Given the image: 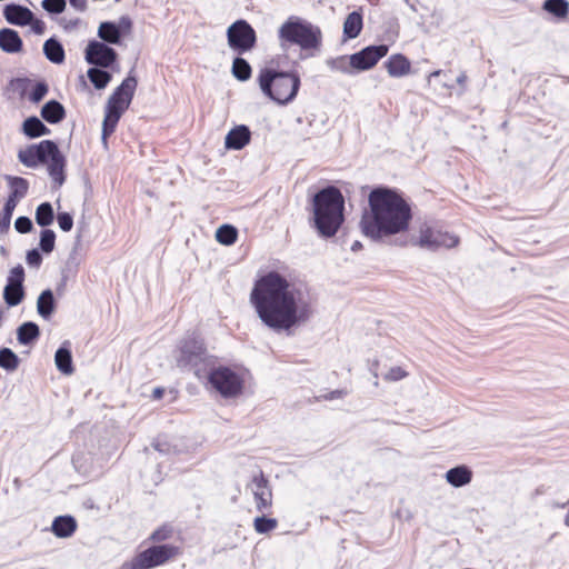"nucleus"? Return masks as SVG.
I'll list each match as a JSON object with an SVG mask.
<instances>
[{
    "mask_svg": "<svg viewBox=\"0 0 569 569\" xmlns=\"http://www.w3.org/2000/svg\"><path fill=\"white\" fill-rule=\"evenodd\" d=\"M56 234L51 229H44L40 234V248L44 253H50L54 249Z\"/></svg>",
    "mask_w": 569,
    "mask_h": 569,
    "instance_id": "41",
    "label": "nucleus"
},
{
    "mask_svg": "<svg viewBox=\"0 0 569 569\" xmlns=\"http://www.w3.org/2000/svg\"><path fill=\"white\" fill-rule=\"evenodd\" d=\"M26 260L30 267L38 268L42 262V257L37 249H32L27 252Z\"/></svg>",
    "mask_w": 569,
    "mask_h": 569,
    "instance_id": "48",
    "label": "nucleus"
},
{
    "mask_svg": "<svg viewBox=\"0 0 569 569\" xmlns=\"http://www.w3.org/2000/svg\"><path fill=\"white\" fill-rule=\"evenodd\" d=\"M471 479L472 472L466 466H458L446 472V480L456 488L468 485Z\"/></svg>",
    "mask_w": 569,
    "mask_h": 569,
    "instance_id": "22",
    "label": "nucleus"
},
{
    "mask_svg": "<svg viewBox=\"0 0 569 569\" xmlns=\"http://www.w3.org/2000/svg\"><path fill=\"white\" fill-rule=\"evenodd\" d=\"M18 157L19 160L29 168H34L38 163L46 164L48 173L57 188H60L64 183L66 158L56 142L42 140L38 144L21 150Z\"/></svg>",
    "mask_w": 569,
    "mask_h": 569,
    "instance_id": "4",
    "label": "nucleus"
},
{
    "mask_svg": "<svg viewBox=\"0 0 569 569\" xmlns=\"http://www.w3.org/2000/svg\"><path fill=\"white\" fill-rule=\"evenodd\" d=\"M50 130L37 117H30L23 122V133L30 138L48 134Z\"/></svg>",
    "mask_w": 569,
    "mask_h": 569,
    "instance_id": "30",
    "label": "nucleus"
},
{
    "mask_svg": "<svg viewBox=\"0 0 569 569\" xmlns=\"http://www.w3.org/2000/svg\"><path fill=\"white\" fill-rule=\"evenodd\" d=\"M98 37L102 40L101 42L119 44L121 42V30L120 27L114 22L106 21L101 22L98 28Z\"/></svg>",
    "mask_w": 569,
    "mask_h": 569,
    "instance_id": "21",
    "label": "nucleus"
},
{
    "mask_svg": "<svg viewBox=\"0 0 569 569\" xmlns=\"http://www.w3.org/2000/svg\"><path fill=\"white\" fill-rule=\"evenodd\" d=\"M361 248H362V243H361L360 241H358V240H357V241H355V242L351 244V250H352V251H355V252H356V251H358V250H360Z\"/></svg>",
    "mask_w": 569,
    "mask_h": 569,
    "instance_id": "55",
    "label": "nucleus"
},
{
    "mask_svg": "<svg viewBox=\"0 0 569 569\" xmlns=\"http://www.w3.org/2000/svg\"><path fill=\"white\" fill-rule=\"evenodd\" d=\"M77 529V522L71 516L57 517L51 526L52 532L59 538H68L73 535Z\"/></svg>",
    "mask_w": 569,
    "mask_h": 569,
    "instance_id": "20",
    "label": "nucleus"
},
{
    "mask_svg": "<svg viewBox=\"0 0 569 569\" xmlns=\"http://www.w3.org/2000/svg\"><path fill=\"white\" fill-rule=\"evenodd\" d=\"M137 83L136 77L129 74L109 97L102 122V141L104 144H107L108 137L114 132L122 113L129 108Z\"/></svg>",
    "mask_w": 569,
    "mask_h": 569,
    "instance_id": "7",
    "label": "nucleus"
},
{
    "mask_svg": "<svg viewBox=\"0 0 569 569\" xmlns=\"http://www.w3.org/2000/svg\"><path fill=\"white\" fill-rule=\"evenodd\" d=\"M9 182L11 187V194L13 199L23 198L28 192V181L20 177H9Z\"/></svg>",
    "mask_w": 569,
    "mask_h": 569,
    "instance_id": "39",
    "label": "nucleus"
},
{
    "mask_svg": "<svg viewBox=\"0 0 569 569\" xmlns=\"http://www.w3.org/2000/svg\"><path fill=\"white\" fill-rule=\"evenodd\" d=\"M23 280L24 270L22 266L18 264L10 270L8 282L3 290V299L8 306H18L23 300Z\"/></svg>",
    "mask_w": 569,
    "mask_h": 569,
    "instance_id": "14",
    "label": "nucleus"
},
{
    "mask_svg": "<svg viewBox=\"0 0 569 569\" xmlns=\"http://www.w3.org/2000/svg\"><path fill=\"white\" fill-rule=\"evenodd\" d=\"M326 64L328 66V68L330 70L338 71V72L346 73V74L352 73V71H353V66L351 63V56H349V57L340 56V57L328 59L326 61Z\"/></svg>",
    "mask_w": 569,
    "mask_h": 569,
    "instance_id": "31",
    "label": "nucleus"
},
{
    "mask_svg": "<svg viewBox=\"0 0 569 569\" xmlns=\"http://www.w3.org/2000/svg\"><path fill=\"white\" fill-rule=\"evenodd\" d=\"M40 335L38 325L34 322H24L17 330V338L19 343L29 345L36 340Z\"/></svg>",
    "mask_w": 569,
    "mask_h": 569,
    "instance_id": "29",
    "label": "nucleus"
},
{
    "mask_svg": "<svg viewBox=\"0 0 569 569\" xmlns=\"http://www.w3.org/2000/svg\"><path fill=\"white\" fill-rule=\"evenodd\" d=\"M66 0H42L41 6L42 8L49 12L59 14L64 11L66 9Z\"/></svg>",
    "mask_w": 569,
    "mask_h": 569,
    "instance_id": "42",
    "label": "nucleus"
},
{
    "mask_svg": "<svg viewBox=\"0 0 569 569\" xmlns=\"http://www.w3.org/2000/svg\"><path fill=\"white\" fill-rule=\"evenodd\" d=\"M313 228L322 238L333 237L345 221V198L336 187H327L313 196Z\"/></svg>",
    "mask_w": 569,
    "mask_h": 569,
    "instance_id": "3",
    "label": "nucleus"
},
{
    "mask_svg": "<svg viewBox=\"0 0 569 569\" xmlns=\"http://www.w3.org/2000/svg\"><path fill=\"white\" fill-rule=\"evenodd\" d=\"M89 80L96 89L101 90L111 81V74L100 68H90L87 72Z\"/></svg>",
    "mask_w": 569,
    "mask_h": 569,
    "instance_id": "32",
    "label": "nucleus"
},
{
    "mask_svg": "<svg viewBox=\"0 0 569 569\" xmlns=\"http://www.w3.org/2000/svg\"><path fill=\"white\" fill-rule=\"evenodd\" d=\"M153 447L156 450H158L161 453H169L170 452V446L167 442H160L159 440L153 443Z\"/></svg>",
    "mask_w": 569,
    "mask_h": 569,
    "instance_id": "52",
    "label": "nucleus"
},
{
    "mask_svg": "<svg viewBox=\"0 0 569 569\" xmlns=\"http://www.w3.org/2000/svg\"><path fill=\"white\" fill-rule=\"evenodd\" d=\"M408 376V372L402 369L401 367H392L388 370V372H386V375L383 376V379L386 381H391V382H395V381H399L403 378H406Z\"/></svg>",
    "mask_w": 569,
    "mask_h": 569,
    "instance_id": "45",
    "label": "nucleus"
},
{
    "mask_svg": "<svg viewBox=\"0 0 569 569\" xmlns=\"http://www.w3.org/2000/svg\"><path fill=\"white\" fill-rule=\"evenodd\" d=\"M174 359L180 369L193 370L200 377V365L207 359L202 341L197 338L183 339L174 352Z\"/></svg>",
    "mask_w": 569,
    "mask_h": 569,
    "instance_id": "9",
    "label": "nucleus"
},
{
    "mask_svg": "<svg viewBox=\"0 0 569 569\" xmlns=\"http://www.w3.org/2000/svg\"><path fill=\"white\" fill-rule=\"evenodd\" d=\"M117 26L120 27L121 34L130 32L132 28V22L129 17H121Z\"/></svg>",
    "mask_w": 569,
    "mask_h": 569,
    "instance_id": "50",
    "label": "nucleus"
},
{
    "mask_svg": "<svg viewBox=\"0 0 569 569\" xmlns=\"http://www.w3.org/2000/svg\"><path fill=\"white\" fill-rule=\"evenodd\" d=\"M281 48L297 44L301 50H318L322 42V32L318 26L299 17H290L278 30Z\"/></svg>",
    "mask_w": 569,
    "mask_h": 569,
    "instance_id": "6",
    "label": "nucleus"
},
{
    "mask_svg": "<svg viewBox=\"0 0 569 569\" xmlns=\"http://www.w3.org/2000/svg\"><path fill=\"white\" fill-rule=\"evenodd\" d=\"M386 68L391 77H402L410 72V61L402 54H393L386 62Z\"/></svg>",
    "mask_w": 569,
    "mask_h": 569,
    "instance_id": "23",
    "label": "nucleus"
},
{
    "mask_svg": "<svg viewBox=\"0 0 569 569\" xmlns=\"http://www.w3.org/2000/svg\"><path fill=\"white\" fill-rule=\"evenodd\" d=\"M54 362L58 370L62 373L71 375L73 372L72 357L68 341H64L63 345L56 351Z\"/></svg>",
    "mask_w": 569,
    "mask_h": 569,
    "instance_id": "24",
    "label": "nucleus"
},
{
    "mask_svg": "<svg viewBox=\"0 0 569 569\" xmlns=\"http://www.w3.org/2000/svg\"><path fill=\"white\" fill-rule=\"evenodd\" d=\"M32 221L28 217H19L14 222V228L20 233H27L32 230Z\"/></svg>",
    "mask_w": 569,
    "mask_h": 569,
    "instance_id": "47",
    "label": "nucleus"
},
{
    "mask_svg": "<svg viewBox=\"0 0 569 569\" xmlns=\"http://www.w3.org/2000/svg\"><path fill=\"white\" fill-rule=\"evenodd\" d=\"M257 81L262 93L280 106L290 103L300 88V78L297 73L271 68L261 69Z\"/></svg>",
    "mask_w": 569,
    "mask_h": 569,
    "instance_id": "5",
    "label": "nucleus"
},
{
    "mask_svg": "<svg viewBox=\"0 0 569 569\" xmlns=\"http://www.w3.org/2000/svg\"><path fill=\"white\" fill-rule=\"evenodd\" d=\"M228 46L237 53L242 54L254 48L257 34L246 20H237L227 30Z\"/></svg>",
    "mask_w": 569,
    "mask_h": 569,
    "instance_id": "12",
    "label": "nucleus"
},
{
    "mask_svg": "<svg viewBox=\"0 0 569 569\" xmlns=\"http://www.w3.org/2000/svg\"><path fill=\"white\" fill-rule=\"evenodd\" d=\"M3 17L10 24L28 26L32 21V11L20 4H7L3 9Z\"/></svg>",
    "mask_w": 569,
    "mask_h": 569,
    "instance_id": "17",
    "label": "nucleus"
},
{
    "mask_svg": "<svg viewBox=\"0 0 569 569\" xmlns=\"http://www.w3.org/2000/svg\"><path fill=\"white\" fill-rule=\"evenodd\" d=\"M18 367V356L9 348L0 349V368L7 371H14Z\"/></svg>",
    "mask_w": 569,
    "mask_h": 569,
    "instance_id": "37",
    "label": "nucleus"
},
{
    "mask_svg": "<svg viewBox=\"0 0 569 569\" xmlns=\"http://www.w3.org/2000/svg\"><path fill=\"white\" fill-rule=\"evenodd\" d=\"M28 26H31V29L36 34H43L46 32V23L40 19H36L33 14L32 21L29 22Z\"/></svg>",
    "mask_w": 569,
    "mask_h": 569,
    "instance_id": "49",
    "label": "nucleus"
},
{
    "mask_svg": "<svg viewBox=\"0 0 569 569\" xmlns=\"http://www.w3.org/2000/svg\"><path fill=\"white\" fill-rule=\"evenodd\" d=\"M117 57L114 49L97 40L89 41L84 51L86 61L100 68L110 67L117 60Z\"/></svg>",
    "mask_w": 569,
    "mask_h": 569,
    "instance_id": "13",
    "label": "nucleus"
},
{
    "mask_svg": "<svg viewBox=\"0 0 569 569\" xmlns=\"http://www.w3.org/2000/svg\"><path fill=\"white\" fill-rule=\"evenodd\" d=\"M232 74L240 81H247L251 77V67L243 58H236L232 62Z\"/></svg>",
    "mask_w": 569,
    "mask_h": 569,
    "instance_id": "33",
    "label": "nucleus"
},
{
    "mask_svg": "<svg viewBox=\"0 0 569 569\" xmlns=\"http://www.w3.org/2000/svg\"><path fill=\"white\" fill-rule=\"evenodd\" d=\"M441 72H442L441 70H435V71H432V72L428 76V82H430L432 78H435V77H439V76L441 74Z\"/></svg>",
    "mask_w": 569,
    "mask_h": 569,
    "instance_id": "57",
    "label": "nucleus"
},
{
    "mask_svg": "<svg viewBox=\"0 0 569 569\" xmlns=\"http://www.w3.org/2000/svg\"><path fill=\"white\" fill-rule=\"evenodd\" d=\"M543 9L557 18H566L569 12V3L566 0H546Z\"/></svg>",
    "mask_w": 569,
    "mask_h": 569,
    "instance_id": "35",
    "label": "nucleus"
},
{
    "mask_svg": "<svg viewBox=\"0 0 569 569\" xmlns=\"http://www.w3.org/2000/svg\"><path fill=\"white\" fill-rule=\"evenodd\" d=\"M57 220L60 229L64 232L70 231L73 227V218L68 212H59Z\"/></svg>",
    "mask_w": 569,
    "mask_h": 569,
    "instance_id": "46",
    "label": "nucleus"
},
{
    "mask_svg": "<svg viewBox=\"0 0 569 569\" xmlns=\"http://www.w3.org/2000/svg\"><path fill=\"white\" fill-rule=\"evenodd\" d=\"M368 203L369 210L363 212L360 221L365 236L377 241L408 229L411 208L396 191L376 188L369 193Z\"/></svg>",
    "mask_w": 569,
    "mask_h": 569,
    "instance_id": "2",
    "label": "nucleus"
},
{
    "mask_svg": "<svg viewBox=\"0 0 569 569\" xmlns=\"http://www.w3.org/2000/svg\"><path fill=\"white\" fill-rule=\"evenodd\" d=\"M172 528L170 526H162L154 530L150 536V539L156 542L164 541L172 536Z\"/></svg>",
    "mask_w": 569,
    "mask_h": 569,
    "instance_id": "44",
    "label": "nucleus"
},
{
    "mask_svg": "<svg viewBox=\"0 0 569 569\" xmlns=\"http://www.w3.org/2000/svg\"><path fill=\"white\" fill-rule=\"evenodd\" d=\"M54 214L52 206L49 202H43L38 206L36 210V222L41 227L50 226L53 221Z\"/></svg>",
    "mask_w": 569,
    "mask_h": 569,
    "instance_id": "36",
    "label": "nucleus"
},
{
    "mask_svg": "<svg viewBox=\"0 0 569 569\" xmlns=\"http://www.w3.org/2000/svg\"><path fill=\"white\" fill-rule=\"evenodd\" d=\"M362 29V16L353 11L349 13L343 22V36L346 39H355Z\"/></svg>",
    "mask_w": 569,
    "mask_h": 569,
    "instance_id": "27",
    "label": "nucleus"
},
{
    "mask_svg": "<svg viewBox=\"0 0 569 569\" xmlns=\"http://www.w3.org/2000/svg\"><path fill=\"white\" fill-rule=\"evenodd\" d=\"M43 53L52 63L60 64L64 61V49L62 44L54 38L46 40L43 43Z\"/></svg>",
    "mask_w": 569,
    "mask_h": 569,
    "instance_id": "26",
    "label": "nucleus"
},
{
    "mask_svg": "<svg viewBox=\"0 0 569 569\" xmlns=\"http://www.w3.org/2000/svg\"><path fill=\"white\" fill-rule=\"evenodd\" d=\"M48 93V86L44 82H38L29 94V100L37 103Z\"/></svg>",
    "mask_w": 569,
    "mask_h": 569,
    "instance_id": "43",
    "label": "nucleus"
},
{
    "mask_svg": "<svg viewBox=\"0 0 569 569\" xmlns=\"http://www.w3.org/2000/svg\"><path fill=\"white\" fill-rule=\"evenodd\" d=\"M162 393H163V390H162L161 388H156V389L153 390V398H154V399H160V398H161V396H162Z\"/></svg>",
    "mask_w": 569,
    "mask_h": 569,
    "instance_id": "56",
    "label": "nucleus"
},
{
    "mask_svg": "<svg viewBox=\"0 0 569 569\" xmlns=\"http://www.w3.org/2000/svg\"><path fill=\"white\" fill-rule=\"evenodd\" d=\"M413 243L423 250L435 252L457 247L459 238L436 224L423 222L419 227L418 236L413 239Z\"/></svg>",
    "mask_w": 569,
    "mask_h": 569,
    "instance_id": "8",
    "label": "nucleus"
},
{
    "mask_svg": "<svg viewBox=\"0 0 569 569\" xmlns=\"http://www.w3.org/2000/svg\"><path fill=\"white\" fill-rule=\"evenodd\" d=\"M209 383L224 398H233L241 393L242 377L229 367H218L210 371Z\"/></svg>",
    "mask_w": 569,
    "mask_h": 569,
    "instance_id": "11",
    "label": "nucleus"
},
{
    "mask_svg": "<svg viewBox=\"0 0 569 569\" xmlns=\"http://www.w3.org/2000/svg\"><path fill=\"white\" fill-rule=\"evenodd\" d=\"M466 81H467V74L465 72H461L458 78H457V83L459 86H461L462 88H465V84H466Z\"/></svg>",
    "mask_w": 569,
    "mask_h": 569,
    "instance_id": "53",
    "label": "nucleus"
},
{
    "mask_svg": "<svg viewBox=\"0 0 569 569\" xmlns=\"http://www.w3.org/2000/svg\"><path fill=\"white\" fill-rule=\"evenodd\" d=\"M37 311L44 318L49 319L54 311V297L50 289L43 290L37 300Z\"/></svg>",
    "mask_w": 569,
    "mask_h": 569,
    "instance_id": "28",
    "label": "nucleus"
},
{
    "mask_svg": "<svg viewBox=\"0 0 569 569\" xmlns=\"http://www.w3.org/2000/svg\"><path fill=\"white\" fill-rule=\"evenodd\" d=\"M179 553V548L172 545L150 547L137 555L131 562L124 563L123 569H151L163 565Z\"/></svg>",
    "mask_w": 569,
    "mask_h": 569,
    "instance_id": "10",
    "label": "nucleus"
},
{
    "mask_svg": "<svg viewBox=\"0 0 569 569\" xmlns=\"http://www.w3.org/2000/svg\"><path fill=\"white\" fill-rule=\"evenodd\" d=\"M345 392L342 390H336L330 393L329 399L339 398L342 397Z\"/></svg>",
    "mask_w": 569,
    "mask_h": 569,
    "instance_id": "54",
    "label": "nucleus"
},
{
    "mask_svg": "<svg viewBox=\"0 0 569 569\" xmlns=\"http://www.w3.org/2000/svg\"><path fill=\"white\" fill-rule=\"evenodd\" d=\"M66 110L57 100L48 101L41 109V117L49 123H58L63 120Z\"/></svg>",
    "mask_w": 569,
    "mask_h": 569,
    "instance_id": "25",
    "label": "nucleus"
},
{
    "mask_svg": "<svg viewBox=\"0 0 569 569\" xmlns=\"http://www.w3.org/2000/svg\"><path fill=\"white\" fill-rule=\"evenodd\" d=\"M0 48L8 53H17L22 49V40L19 33L12 29L0 30Z\"/></svg>",
    "mask_w": 569,
    "mask_h": 569,
    "instance_id": "19",
    "label": "nucleus"
},
{
    "mask_svg": "<svg viewBox=\"0 0 569 569\" xmlns=\"http://www.w3.org/2000/svg\"><path fill=\"white\" fill-rule=\"evenodd\" d=\"M251 138L249 128L244 124L232 128L226 136L224 146L227 149L241 150L244 148Z\"/></svg>",
    "mask_w": 569,
    "mask_h": 569,
    "instance_id": "18",
    "label": "nucleus"
},
{
    "mask_svg": "<svg viewBox=\"0 0 569 569\" xmlns=\"http://www.w3.org/2000/svg\"><path fill=\"white\" fill-rule=\"evenodd\" d=\"M16 206H17V200L13 199V197H9V199L6 201V203L2 208V211L0 213V231L1 232L8 230Z\"/></svg>",
    "mask_w": 569,
    "mask_h": 569,
    "instance_id": "38",
    "label": "nucleus"
},
{
    "mask_svg": "<svg viewBox=\"0 0 569 569\" xmlns=\"http://www.w3.org/2000/svg\"><path fill=\"white\" fill-rule=\"evenodd\" d=\"M387 53L388 47L386 44L366 47L361 51L351 54L353 70L365 71L371 69Z\"/></svg>",
    "mask_w": 569,
    "mask_h": 569,
    "instance_id": "15",
    "label": "nucleus"
},
{
    "mask_svg": "<svg viewBox=\"0 0 569 569\" xmlns=\"http://www.w3.org/2000/svg\"><path fill=\"white\" fill-rule=\"evenodd\" d=\"M250 303L261 322L276 332H290L313 316L309 295L277 271L256 281Z\"/></svg>",
    "mask_w": 569,
    "mask_h": 569,
    "instance_id": "1",
    "label": "nucleus"
},
{
    "mask_svg": "<svg viewBox=\"0 0 569 569\" xmlns=\"http://www.w3.org/2000/svg\"><path fill=\"white\" fill-rule=\"evenodd\" d=\"M248 487L253 495L258 511L263 512L266 509L271 507L272 492L269 488L268 480L264 478L262 472L254 476Z\"/></svg>",
    "mask_w": 569,
    "mask_h": 569,
    "instance_id": "16",
    "label": "nucleus"
},
{
    "mask_svg": "<svg viewBox=\"0 0 569 569\" xmlns=\"http://www.w3.org/2000/svg\"><path fill=\"white\" fill-rule=\"evenodd\" d=\"M238 236L237 229L231 224H223L217 229L216 239L224 246H231L236 242Z\"/></svg>",
    "mask_w": 569,
    "mask_h": 569,
    "instance_id": "34",
    "label": "nucleus"
},
{
    "mask_svg": "<svg viewBox=\"0 0 569 569\" xmlns=\"http://www.w3.org/2000/svg\"><path fill=\"white\" fill-rule=\"evenodd\" d=\"M69 3L78 11H84L87 8V0H69Z\"/></svg>",
    "mask_w": 569,
    "mask_h": 569,
    "instance_id": "51",
    "label": "nucleus"
},
{
    "mask_svg": "<svg viewBox=\"0 0 569 569\" xmlns=\"http://www.w3.org/2000/svg\"><path fill=\"white\" fill-rule=\"evenodd\" d=\"M278 526L277 519L273 518H267L264 516L257 517L253 521L254 530L258 533H267L273 529H276Z\"/></svg>",
    "mask_w": 569,
    "mask_h": 569,
    "instance_id": "40",
    "label": "nucleus"
}]
</instances>
